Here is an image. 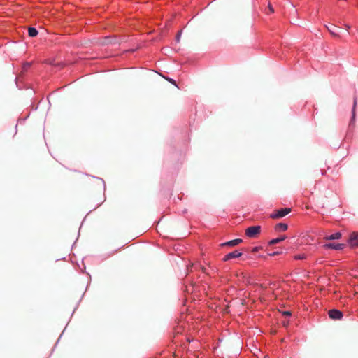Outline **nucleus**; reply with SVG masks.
Returning <instances> with one entry per match:
<instances>
[{"instance_id": "obj_4", "label": "nucleus", "mask_w": 358, "mask_h": 358, "mask_svg": "<svg viewBox=\"0 0 358 358\" xmlns=\"http://www.w3.org/2000/svg\"><path fill=\"white\" fill-rule=\"evenodd\" d=\"M349 243L352 247H358V233L352 232L349 238Z\"/></svg>"}, {"instance_id": "obj_2", "label": "nucleus", "mask_w": 358, "mask_h": 358, "mask_svg": "<svg viewBox=\"0 0 358 358\" xmlns=\"http://www.w3.org/2000/svg\"><path fill=\"white\" fill-rule=\"evenodd\" d=\"M290 211H291L290 208H281L280 210H277L274 211L271 215V217H272L273 219L283 217L285 215H287V214H289L290 213Z\"/></svg>"}, {"instance_id": "obj_13", "label": "nucleus", "mask_w": 358, "mask_h": 358, "mask_svg": "<svg viewBox=\"0 0 358 358\" xmlns=\"http://www.w3.org/2000/svg\"><path fill=\"white\" fill-rule=\"evenodd\" d=\"M29 66H30V64H29V63H26V64H24V66H23V69H28Z\"/></svg>"}, {"instance_id": "obj_9", "label": "nucleus", "mask_w": 358, "mask_h": 358, "mask_svg": "<svg viewBox=\"0 0 358 358\" xmlns=\"http://www.w3.org/2000/svg\"><path fill=\"white\" fill-rule=\"evenodd\" d=\"M341 237V234L340 232H336L333 234H331L326 237V239L327 240H336L339 239Z\"/></svg>"}, {"instance_id": "obj_16", "label": "nucleus", "mask_w": 358, "mask_h": 358, "mask_svg": "<svg viewBox=\"0 0 358 358\" xmlns=\"http://www.w3.org/2000/svg\"><path fill=\"white\" fill-rule=\"evenodd\" d=\"M268 8H269V10H271V12L273 13V9L272 6L271 5H269Z\"/></svg>"}, {"instance_id": "obj_8", "label": "nucleus", "mask_w": 358, "mask_h": 358, "mask_svg": "<svg viewBox=\"0 0 358 358\" xmlns=\"http://www.w3.org/2000/svg\"><path fill=\"white\" fill-rule=\"evenodd\" d=\"M241 242H242V239L236 238V239H234L232 241L226 242V243H223L222 245L235 246V245L241 243Z\"/></svg>"}, {"instance_id": "obj_1", "label": "nucleus", "mask_w": 358, "mask_h": 358, "mask_svg": "<svg viewBox=\"0 0 358 358\" xmlns=\"http://www.w3.org/2000/svg\"><path fill=\"white\" fill-rule=\"evenodd\" d=\"M261 232L260 226H251L245 231V234L249 238H255Z\"/></svg>"}, {"instance_id": "obj_6", "label": "nucleus", "mask_w": 358, "mask_h": 358, "mask_svg": "<svg viewBox=\"0 0 358 358\" xmlns=\"http://www.w3.org/2000/svg\"><path fill=\"white\" fill-rule=\"evenodd\" d=\"M287 238V236L283 235V236H280V237L278 238H273V239H271L269 242H268V244L270 245H275V244H277L284 240H285Z\"/></svg>"}, {"instance_id": "obj_15", "label": "nucleus", "mask_w": 358, "mask_h": 358, "mask_svg": "<svg viewBox=\"0 0 358 358\" xmlns=\"http://www.w3.org/2000/svg\"><path fill=\"white\" fill-rule=\"evenodd\" d=\"M284 315L289 316L291 315V313L288 311H285V312H284Z\"/></svg>"}, {"instance_id": "obj_3", "label": "nucleus", "mask_w": 358, "mask_h": 358, "mask_svg": "<svg viewBox=\"0 0 358 358\" xmlns=\"http://www.w3.org/2000/svg\"><path fill=\"white\" fill-rule=\"evenodd\" d=\"M329 316L334 320H340L343 317V314L340 310L333 309L329 311Z\"/></svg>"}, {"instance_id": "obj_5", "label": "nucleus", "mask_w": 358, "mask_h": 358, "mask_svg": "<svg viewBox=\"0 0 358 358\" xmlns=\"http://www.w3.org/2000/svg\"><path fill=\"white\" fill-rule=\"evenodd\" d=\"M241 255H242V253L241 252H238V250H234L231 252L227 254L224 257L223 260L226 262L231 259L238 258V257H241Z\"/></svg>"}, {"instance_id": "obj_11", "label": "nucleus", "mask_w": 358, "mask_h": 358, "mask_svg": "<svg viewBox=\"0 0 358 358\" xmlns=\"http://www.w3.org/2000/svg\"><path fill=\"white\" fill-rule=\"evenodd\" d=\"M328 248H332V249H335V250H341L343 248V245L342 244H333V243H330V244H328L327 245Z\"/></svg>"}, {"instance_id": "obj_7", "label": "nucleus", "mask_w": 358, "mask_h": 358, "mask_svg": "<svg viewBox=\"0 0 358 358\" xmlns=\"http://www.w3.org/2000/svg\"><path fill=\"white\" fill-rule=\"evenodd\" d=\"M287 224L285 223H278L275 227V230L276 231H285L287 229Z\"/></svg>"}, {"instance_id": "obj_10", "label": "nucleus", "mask_w": 358, "mask_h": 358, "mask_svg": "<svg viewBox=\"0 0 358 358\" xmlns=\"http://www.w3.org/2000/svg\"><path fill=\"white\" fill-rule=\"evenodd\" d=\"M38 31L34 27H29L28 29V34L30 37H35L38 35Z\"/></svg>"}, {"instance_id": "obj_14", "label": "nucleus", "mask_w": 358, "mask_h": 358, "mask_svg": "<svg viewBox=\"0 0 358 358\" xmlns=\"http://www.w3.org/2000/svg\"><path fill=\"white\" fill-rule=\"evenodd\" d=\"M278 254H280V252H273V253L270 254L269 255H271V256H274V255H278Z\"/></svg>"}, {"instance_id": "obj_12", "label": "nucleus", "mask_w": 358, "mask_h": 358, "mask_svg": "<svg viewBox=\"0 0 358 358\" xmlns=\"http://www.w3.org/2000/svg\"><path fill=\"white\" fill-rule=\"evenodd\" d=\"M306 258V255L304 253L295 255L294 259L296 260H302Z\"/></svg>"}, {"instance_id": "obj_18", "label": "nucleus", "mask_w": 358, "mask_h": 358, "mask_svg": "<svg viewBox=\"0 0 358 358\" xmlns=\"http://www.w3.org/2000/svg\"><path fill=\"white\" fill-rule=\"evenodd\" d=\"M257 248H255L253 249V251H257Z\"/></svg>"}, {"instance_id": "obj_19", "label": "nucleus", "mask_w": 358, "mask_h": 358, "mask_svg": "<svg viewBox=\"0 0 358 358\" xmlns=\"http://www.w3.org/2000/svg\"><path fill=\"white\" fill-rule=\"evenodd\" d=\"M170 81H171V83H174V81H173V80H170Z\"/></svg>"}, {"instance_id": "obj_17", "label": "nucleus", "mask_w": 358, "mask_h": 358, "mask_svg": "<svg viewBox=\"0 0 358 358\" xmlns=\"http://www.w3.org/2000/svg\"><path fill=\"white\" fill-rule=\"evenodd\" d=\"M356 104H357V100H356V99H355V100H354V107L353 108H355ZM353 110H355V108H353Z\"/></svg>"}]
</instances>
